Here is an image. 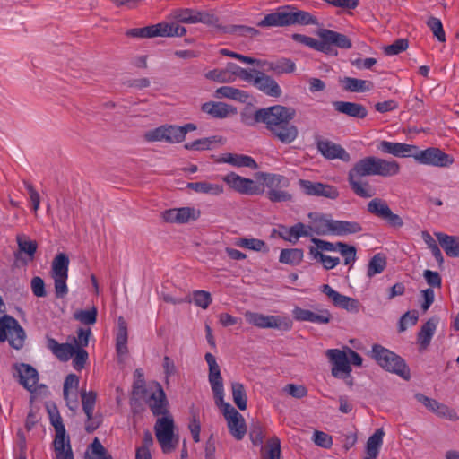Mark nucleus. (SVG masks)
<instances>
[{"label":"nucleus","mask_w":459,"mask_h":459,"mask_svg":"<svg viewBox=\"0 0 459 459\" xmlns=\"http://www.w3.org/2000/svg\"><path fill=\"white\" fill-rule=\"evenodd\" d=\"M356 172L365 176L394 177L400 172V165L394 160H385L376 156H368L355 164Z\"/></svg>","instance_id":"1"},{"label":"nucleus","mask_w":459,"mask_h":459,"mask_svg":"<svg viewBox=\"0 0 459 459\" xmlns=\"http://www.w3.org/2000/svg\"><path fill=\"white\" fill-rule=\"evenodd\" d=\"M371 353L372 358L382 368L405 380L410 379V369L400 356L379 344L373 345Z\"/></svg>","instance_id":"2"},{"label":"nucleus","mask_w":459,"mask_h":459,"mask_svg":"<svg viewBox=\"0 0 459 459\" xmlns=\"http://www.w3.org/2000/svg\"><path fill=\"white\" fill-rule=\"evenodd\" d=\"M296 110L293 108L275 105L256 110L254 114L255 123H264L268 131H273L277 126L286 120H293Z\"/></svg>","instance_id":"3"},{"label":"nucleus","mask_w":459,"mask_h":459,"mask_svg":"<svg viewBox=\"0 0 459 459\" xmlns=\"http://www.w3.org/2000/svg\"><path fill=\"white\" fill-rule=\"evenodd\" d=\"M25 340V332L18 321L11 316H4L0 318V342L8 341L14 349H21Z\"/></svg>","instance_id":"4"},{"label":"nucleus","mask_w":459,"mask_h":459,"mask_svg":"<svg viewBox=\"0 0 459 459\" xmlns=\"http://www.w3.org/2000/svg\"><path fill=\"white\" fill-rule=\"evenodd\" d=\"M69 258L60 253L53 259L51 266V276L54 279L55 293L56 298H64L68 293L66 281L68 278Z\"/></svg>","instance_id":"5"},{"label":"nucleus","mask_w":459,"mask_h":459,"mask_svg":"<svg viewBox=\"0 0 459 459\" xmlns=\"http://www.w3.org/2000/svg\"><path fill=\"white\" fill-rule=\"evenodd\" d=\"M245 318L248 324L259 328H274L282 331H290L292 328V321L287 316H265L247 311Z\"/></svg>","instance_id":"6"},{"label":"nucleus","mask_w":459,"mask_h":459,"mask_svg":"<svg viewBox=\"0 0 459 459\" xmlns=\"http://www.w3.org/2000/svg\"><path fill=\"white\" fill-rule=\"evenodd\" d=\"M319 39H323L324 54L337 56L334 48L350 49L352 47L351 40L344 34L328 29H319L316 31Z\"/></svg>","instance_id":"7"},{"label":"nucleus","mask_w":459,"mask_h":459,"mask_svg":"<svg viewBox=\"0 0 459 459\" xmlns=\"http://www.w3.org/2000/svg\"><path fill=\"white\" fill-rule=\"evenodd\" d=\"M156 438L164 453L172 451L176 445L174 439V420L172 416L165 415L156 420L154 426Z\"/></svg>","instance_id":"8"},{"label":"nucleus","mask_w":459,"mask_h":459,"mask_svg":"<svg viewBox=\"0 0 459 459\" xmlns=\"http://www.w3.org/2000/svg\"><path fill=\"white\" fill-rule=\"evenodd\" d=\"M222 408L223 415L227 420L230 433L237 439L241 440L247 433V427L243 416L229 403L224 402L218 405Z\"/></svg>","instance_id":"9"},{"label":"nucleus","mask_w":459,"mask_h":459,"mask_svg":"<svg viewBox=\"0 0 459 459\" xmlns=\"http://www.w3.org/2000/svg\"><path fill=\"white\" fill-rule=\"evenodd\" d=\"M204 359L208 365V380L214 395L215 403L220 405L224 398V386L221 368L216 361V358L212 353L207 352Z\"/></svg>","instance_id":"10"},{"label":"nucleus","mask_w":459,"mask_h":459,"mask_svg":"<svg viewBox=\"0 0 459 459\" xmlns=\"http://www.w3.org/2000/svg\"><path fill=\"white\" fill-rule=\"evenodd\" d=\"M414 159L420 164L436 167H447L454 162V158L438 148L429 147L426 150H419L414 153Z\"/></svg>","instance_id":"11"},{"label":"nucleus","mask_w":459,"mask_h":459,"mask_svg":"<svg viewBox=\"0 0 459 459\" xmlns=\"http://www.w3.org/2000/svg\"><path fill=\"white\" fill-rule=\"evenodd\" d=\"M222 179L231 189L242 195H253L264 191L263 185L234 172L227 174Z\"/></svg>","instance_id":"12"},{"label":"nucleus","mask_w":459,"mask_h":459,"mask_svg":"<svg viewBox=\"0 0 459 459\" xmlns=\"http://www.w3.org/2000/svg\"><path fill=\"white\" fill-rule=\"evenodd\" d=\"M326 357L333 365L331 373L334 377H342L344 374L351 372L349 357L346 349H329L325 352Z\"/></svg>","instance_id":"13"},{"label":"nucleus","mask_w":459,"mask_h":459,"mask_svg":"<svg viewBox=\"0 0 459 459\" xmlns=\"http://www.w3.org/2000/svg\"><path fill=\"white\" fill-rule=\"evenodd\" d=\"M415 399L438 417L451 421H456L459 420V416L456 411L449 408L445 403H439L438 401L429 398L420 393L415 394Z\"/></svg>","instance_id":"14"},{"label":"nucleus","mask_w":459,"mask_h":459,"mask_svg":"<svg viewBox=\"0 0 459 459\" xmlns=\"http://www.w3.org/2000/svg\"><path fill=\"white\" fill-rule=\"evenodd\" d=\"M97 394L93 391L82 393V403L83 411L87 417L85 429L87 432H93L101 423L100 415H93Z\"/></svg>","instance_id":"15"},{"label":"nucleus","mask_w":459,"mask_h":459,"mask_svg":"<svg viewBox=\"0 0 459 459\" xmlns=\"http://www.w3.org/2000/svg\"><path fill=\"white\" fill-rule=\"evenodd\" d=\"M292 316L295 320L299 322H310L320 325L328 324L332 319V315L328 309L321 308L316 311L295 307L292 310Z\"/></svg>","instance_id":"16"},{"label":"nucleus","mask_w":459,"mask_h":459,"mask_svg":"<svg viewBox=\"0 0 459 459\" xmlns=\"http://www.w3.org/2000/svg\"><path fill=\"white\" fill-rule=\"evenodd\" d=\"M321 291L333 301L335 307L352 313H357L359 309V302L357 299L337 292L328 284L322 285Z\"/></svg>","instance_id":"17"},{"label":"nucleus","mask_w":459,"mask_h":459,"mask_svg":"<svg viewBox=\"0 0 459 459\" xmlns=\"http://www.w3.org/2000/svg\"><path fill=\"white\" fill-rule=\"evenodd\" d=\"M299 184L302 191L308 195L322 196L329 199H336L338 197L337 189L332 186L306 179H300Z\"/></svg>","instance_id":"18"},{"label":"nucleus","mask_w":459,"mask_h":459,"mask_svg":"<svg viewBox=\"0 0 459 459\" xmlns=\"http://www.w3.org/2000/svg\"><path fill=\"white\" fill-rule=\"evenodd\" d=\"M366 177L365 174L356 172V166L349 171V183L352 191L360 198H370L375 195L374 187L368 182L364 181L362 178Z\"/></svg>","instance_id":"19"},{"label":"nucleus","mask_w":459,"mask_h":459,"mask_svg":"<svg viewBox=\"0 0 459 459\" xmlns=\"http://www.w3.org/2000/svg\"><path fill=\"white\" fill-rule=\"evenodd\" d=\"M318 152L328 160L340 159L343 161L350 160V154L340 144L328 140L318 139L316 141Z\"/></svg>","instance_id":"20"},{"label":"nucleus","mask_w":459,"mask_h":459,"mask_svg":"<svg viewBox=\"0 0 459 459\" xmlns=\"http://www.w3.org/2000/svg\"><path fill=\"white\" fill-rule=\"evenodd\" d=\"M255 74L254 86L255 88L270 97L278 98L281 95V89L273 77L261 71H255Z\"/></svg>","instance_id":"21"},{"label":"nucleus","mask_w":459,"mask_h":459,"mask_svg":"<svg viewBox=\"0 0 459 459\" xmlns=\"http://www.w3.org/2000/svg\"><path fill=\"white\" fill-rule=\"evenodd\" d=\"M291 121L286 120L273 128V131H269L271 136L284 144L293 143L298 138L299 129Z\"/></svg>","instance_id":"22"},{"label":"nucleus","mask_w":459,"mask_h":459,"mask_svg":"<svg viewBox=\"0 0 459 459\" xmlns=\"http://www.w3.org/2000/svg\"><path fill=\"white\" fill-rule=\"evenodd\" d=\"M377 149L384 153H389L395 157H413L417 146L403 143L382 141L379 143Z\"/></svg>","instance_id":"23"},{"label":"nucleus","mask_w":459,"mask_h":459,"mask_svg":"<svg viewBox=\"0 0 459 459\" xmlns=\"http://www.w3.org/2000/svg\"><path fill=\"white\" fill-rule=\"evenodd\" d=\"M146 398L148 405L154 415H169L168 401L163 389L159 384H157L155 391L151 392Z\"/></svg>","instance_id":"24"},{"label":"nucleus","mask_w":459,"mask_h":459,"mask_svg":"<svg viewBox=\"0 0 459 459\" xmlns=\"http://www.w3.org/2000/svg\"><path fill=\"white\" fill-rule=\"evenodd\" d=\"M19 383L27 390L33 392L38 382V371L29 364H19L15 366Z\"/></svg>","instance_id":"25"},{"label":"nucleus","mask_w":459,"mask_h":459,"mask_svg":"<svg viewBox=\"0 0 459 459\" xmlns=\"http://www.w3.org/2000/svg\"><path fill=\"white\" fill-rule=\"evenodd\" d=\"M201 109L212 118L218 119H223L237 114L236 108L220 101L205 102L202 105Z\"/></svg>","instance_id":"26"},{"label":"nucleus","mask_w":459,"mask_h":459,"mask_svg":"<svg viewBox=\"0 0 459 459\" xmlns=\"http://www.w3.org/2000/svg\"><path fill=\"white\" fill-rule=\"evenodd\" d=\"M368 211L385 220L392 227H401L403 220L392 212L385 203H368Z\"/></svg>","instance_id":"27"},{"label":"nucleus","mask_w":459,"mask_h":459,"mask_svg":"<svg viewBox=\"0 0 459 459\" xmlns=\"http://www.w3.org/2000/svg\"><path fill=\"white\" fill-rule=\"evenodd\" d=\"M334 109L348 117L363 119L368 116V110L362 104L350 101H333Z\"/></svg>","instance_id":"28"},{"label":"nucleus","mask_w":459,"mask_h":459,"mask_svg":"<svg viewBox=\"0 0 459 459\" xmlns=\"http://www.w3.org/2000/svg\"><path fill=\"white\" fill-rule=\"evenodd\" d=\"M287 13H288V24L295 25H316L318 24V21L316 17H314L310 13L297 10L292 5H287Z\"/></svg>","instance_id":"29"},{"label":"nucleus","mask_w":459,"mask_h":459,"mask_svg":"<svg viewBox=\"0 0 459 459\" xmlns=\"http://www.w3.org/2000/svg\"><path fill=\"white\" fill-rule=\"evenodd\" d=\"M257 25L259 27H283L289 26L287 5L280 8L277 12L269 13L261 20Z\"/></svg>","instance_id":"30"},{"label":"nucleus","mask_w":459,"mask_h":459,"mask_svg":"<svg viewBox=\"0 0 459 459\" xmlns=\"http://www.w3.org/2000/svg\"><path fill=\"white\" fill-rule=\"evenodd\" d=\"M220 161L238 168L244 167L254 169L258 168L256 161L252 157L244 154L226 153L221 158Z\"/></svg>","instance_id":"31"},{"label":"nucleus","mask_w":459,"mask_h":459,"mask_svg":"<svg viewBox=\"0 0 459 459\" xmlns=\"http://www.w3.org/2000/svg\"><path fill=\"white\" fill-rule=\"evenodd\" d=\"M48 348L62 361H67L75 352V346L71 343H58L55 339H48Z\"/></svg>","instance_id":"32"},{"label":"nucleus","mask_w":459,"mask_h":459,"mask_svg":"<svg viewBox=\"0 0 459 459\" xmlns=\"http://www.w3.org/2000/svg\"><path fill=\"white\" fill-rule=\"evenodd\" d=\"M435 236L448 256L459 257V238L442 232H436Z\"/></svg>","instance_id":"33"},{"label":"nucleus","mask_w":459,"mask_h":459,"mask_svg":"<svg viewBox=\"0 0 459 459\" xmlns=\"http://www.w3.org/2000/svg\"><path fill=\"white\" fill-rule=\"evenodd\" d=\"M54 446L56 459H74L69 440H65V432L56 433Z\"/></svg>","instance_id":"34"},{"label":"nucleus","mask_w":459,"mask_h":459,"mask_svg":"<svg viewBox=\"0 0 459 459\" xmlns=\"http://www.w3.org/2000/svg\"><path fill=\"white\" fill-rule=\"evenodd\" d=\"M127 324L126 320L120 316L117 319V332L116 337V348L117 352L119 355H126L128 352L127 350Z\"/></svg>","instance_id":"35"},{"label":"nucleus","mask_w":459,"mask_h":459,"mask_svg":"<svg viewBox=\"0 0 459 459\" xmlns=\"http://www.w3.org/2000/svg\"><path fill=\"white\" fill-rule=\"evenodd\" d=\"M332 234L344 236L348 234H355L361 231V226L356 221H335L331 223Z\"/></svg>","instance_id":"36"},{"label":"nucleus","mask_w":459,"mask_h":459,"mask_svg":"<svg viewBox=\"0 0 459 459\" xmlns=\"http://www.w3.org/2000/svg\"><path fill=\"white\" fill-rule=\"evenodd\" d=\"M437 325V318H429L422 326L418 333V342L422 348H426L435 333Z\"/></svg>","instance_id":"37"},{"label":"nucleus","mask_w":459,"mask_h":459,"mask_svg":"<svg viewBox=\"0 0 459 459\" xmlns=\"http://www.w3.org/2000/svg\"><path fill=\"white\" fill-rule=\"evenodd\" d=\"M385 431L383 429H377L367 441V456L366 458L376 459L377 457L379 448L383 443Z\"/></svg>","instance_id":"38"},{"label":"nucleus","mask_w":459,"mask_h":459,"mask_svg":"<svg viewBox=\"0 0 459 459\" xmlns=\"http://www.w3.org/2000/svg\"><path fill=\"white\" fill-rule=\"evenodd\" d=\"M160 37H182L186 33V29L178 22L158 23Z\"/></svg>","instance_id":"39"},{"label":"nucleus","mask_w":459,"mask_h":459,"mask_svg":"<svg viewBox=\"0 0 459 459\" xmlns=\"http://www.w3.org/2000/svg\"><path fill=\"white\" fill-rule=\"evenodd\" d=\"M218 98H227L240 102H246L248 100V94L239 89L231 86H221L216 90Z\"/></svg>","instance_id":"40"},{"label":"nucleus","mask_w":459,"mask_h":459,"mask_svg":"<svg viewBox=\"0 0 459 459\" xmlns=\"http://www.w3.org/2000/svg\"><path fill=\"white\" fill-rule=\"evenodd\" d=\"M342 82L344 83V89L351 92H365L373 88L371 82L352 77H345Z\"/></svg>","instance_id":"41"},{"label":"nucleus","mask_w":459,"mask_h":459,"mask_svg":"<svg viewBox=\"0 0 459 459\" xmlns=\"http://www.w3.org/2000/svg\"><path fill=\"white\" fill-rule=\"evenodd\" d=\"M264 66H266L268 71H273L276 74L291 73L295 69V64L288 58H281L275 62L263 61Z\"/></svg>","instance_id":"42"},{"label":"nucleus","mask_w":459,"mask_h":459,"mask_svg":"<svg viewBox=\"0 0 459 459\" xmlns=\"http://www.w3.org/2000/svg\"><path fill=\"white\" fill-rule=\"evenodd\" d=\"M304 253L300 248H286L282 249L279 257V261L282 264L298 265L303 260Z\"/></svg>","instance_id":"43"},{"label":"nucleus","mask_w":459,"mask_h":459,"mask_svg":"<svg viewBox=\"0 0 459 459\" xmlns=\"http://www.w3.org/2000/svg\"><path fill=\"white\" fill-rule=\"evenodd\" d=\"M187 187L197 192L218 195L223 191V186L218 184H212L206 181L188 183Z\"/></svg>","instance_id":"44"},{"label":"nucleus","mask_w":459,"mask_h":459,"mask_svg":"<svg viewBox=\"0 0 459 459\" xmlns=\"http://www.w3.org/2000/svg\"><path fill=\"white\" fill-rule=\"evenodd\" d=\"M196 11L191 8H178L171 12L170 18L173 21L182 23H195Z\"/></svg>","instance_id":"45"},{"label":"nucleus","mask_w":459,"mask_h":459,"mask_svg":"<svg viewBox=\"0 0 459 459\" xmlns=\"http://www.w3.org/2000/svg\"><path fill=\"white\" fill-rule=\"evenodd\" d=\"M232 399L237 407L245 411L247 409V394L244 385L238 382L231 383Z\"/></svg>","instance_id":"46"},{"label":"nucleus","mask_w":459,"mask_h":459,"mask_svg":"<svg viewBox=\"0 0 459 459\" xmlns=\"http://www.w3.org/2000/svg\"><path fill=\"white\" fill-rule=\"evenodd\" d=\"M218 143H221V138H219L218 136H211L197 139L191 143H187L184 145V148L186 150L204 151L210 150L212 148V145Z\"/></svg>","instance_id":"47"},{"label":"nucleus","mask_w":459,"mask_h":459,"mask_svg":"<svg viewBox=\"0 0 459 459\" xmlns=\"http://www.w3.org/2000/svg\"><path fill=\"white\" fill-rule=\"evenodd\" d=\"M85 459H112V457L96 437L87 450Z\"/></svg>","instance_id":"48"},{"label":"nucleus","mask_w":459,"mask_h":459,"mask_svg":"<svg viewBox=\"0 0 459 459\" xmlns=\"http://www.w3.org/2000/svg\"><path fill=\"white\" fill-rule=\"evenodd\" d=\"M126 35L134 38H153L160 37V30L157 23L143 28L131 29L127 30Z\"/></svg>","instance_id":"49"},{"label":"nucleus","mask_w":459,"mask_h":459,"mask_svg":"<svg viewBox=\"0 0 459 459\" xmlns=\"http://www.w3.org/2000/svg\"><path fill=\"white\" fill-rule=\"evenodd\" d=\"M386 266V259L381 254L375 255L369 261L368 265V276L369 278L382 273Z\"/></svg>","instance_id":"50"},{"label":"nucleus","mask_w":459,"mask_h":459,"mask_svg":"<svg viewBox=\"0 0 459 459\" xmlns=\"http://www.w3.org/2000/svg\"><path fill=\"white\" fill-rule=\"evenodd\" d=\"M16 240L18 244L19 252L26 254L29 256L30 260H32L37 251V242L28 239L24 236H17Z\"/></svg>","instance_id":"51"},{"label":"nucleus","mask_w":459,"mask_h":459,"mask_svg":"<svg viewBox=\"0 0 459 459\" xmlns=\"http://www.w3.org/2000/svg\"><path fill=\"white\" fill-rule=\"evenodd\" d=\"M309 253L313 256V258L318 259L326 270L333 269L340 264V259L338 257H332L324 255L322 252L318 251L314 247H311L309 248Z\"/></svg>","instance_id":"52"},{"label":"nucleus","mask_w":459,"mask_h":459,"mask_svg":"<svg viewBox=\"0 0 459 459\" xmlns=\"http://www.w3.org/2000/svg\"><path fill=\"white\" fill-rule=\"evenodd\" d=\"M226 33L236 34L243 37H250L254 38L259 35V30L253 27H248L246 25H230L229 27H225L222 29Z\"/></svg>","instance_id":"53"},{"label":"nucleus","mask_w":459,"mask_h":459,"mask_svg":"<svg viewBox=\"0 0 459 459\" xmlns=\"http://www.w3.org/2000/svg\"><path fill=\"white\" fill-rule=\"evenodd\" d=\"M281 441L277 437H271L266 446V451L262 459H280Z\"/></svg>","instance_id":"54"},{"label":"nucleus","mask_w":459,"mask_h":459,"mask_svg":"<svg viewBox=\"0 0 459 459\" xmlns=\"http://www.w3.org/2000/svg\"><path fill=\"white\" fill-rule=\"evenodd\" d=\"M165 126V142L169 143H178L184 141L183 130L180 126L164 125Z\"/></svg>","instance_id":"55"},{"label":"nucleus","mask_w":459,"mask_h":459,"mask_svg":"<svg viewBox=\"0 0 459 459\" xmlns=\"http://www.w3.org/2000/svg\"><path fill=\"white\" fill-rule=\"evenodd\" d=\"M97 308L92 307L87 310H78L74 312V318L84 325H93L97 320Z\"/></svg>","instance_id":"56"},{"label":"nucleus","mask_w":459,"mask_h":459,"mask_svg":"<svg viewBox=\"0 0 459 459\" xmlns=\"http://www.w3.org/2000/svg\"><path fill=\"white\" fill-rule=\"evenodd\" d=\"M257 178L262 179L269 187L282 186L287 182V179L282 176L264 172L258 173Z\"/></svg>","instance_id":"57"},{"label":"nucleus","mask_w":459,"mask_h":459,"mask_svg":"<svg viewBox=\"0 0 459 459\" xmlns=\"http://www.w3.org/2000/svg\"><path fill=\"white\" fill-rule=\"evenodd\" d=\"M179 224L187 223L195 221L200 216V211L193 207L178 208Z\"/></svg>","instance_id":"58"},{"label":"nucleus","mask_w":459,"mask_h":459,"mask_svg":"<svg viewBox=\"0 0 459 459\" xmlns=\"http://www.w3.org/2000/svg\"><path fill=\"white\" fill-rule=\"evenodd\" d=\"M236 244L240 247L254 251L267 250L264 241L257 238H240Z\"/></svg>","instance_id":"59"},{"label":"nucleus","mask_w":459,"mask_h":459,"mask_svg":"<svg viewBox=\"0 0 459 459\" xmlns=\"http://www.w3.org/2000/svg\"><path fill=\"white\" fill-rule=\"evenodd\" d=\"M427 25L431 30L433 35L437 39L438 41H446V34L443 30V25L438 18L430 17L427 22Z\"/></svg>","instance_id":"60"},{"label":"nucleus","mask_w":459,"mask_h":459,"mask_svg":"<svg viewBox=\"0 0 459 459\" xmlns=\"http://www.w3.org/2000/svg\"><path fill=\"white\" fill-rule=\"evenodd\" d=\"M333 220L320 217L313 222L314 231L316 235L332 234L331 223Z\"/></svg>","instance_id":"61"},{"label":"nucleus","mask_w":459,"mask_h":459,"mask_svg":"<svg viewBox=\"0 0 459 459\" xmlns=\"http://www.w3.org/2000/svg\"><path fill=\"white\" fill-rule=\"evenodd\" d=\"M408 40L405 39H396L393 44L384 47V52L386 56L398 55L408 48Z\"/></svg>","instance_id":"62"},{"label":"nucleus","mask_w":459,"mask_h":459,"mask_svg":"<svg viewBox=\"0 0 459 459\" xmlns=\"http://www.w3.org/2000/svg\"><path fill=\"white\" fill-rule=\"evenodd\" d=\"M337 251L344 257L345 264L353 263L356 259V249L352 246H349L342 242H337Z\"/></svg>","instance_id":"63"},{"label":"nucleus","mask_w":459,"mask_h":459,"mask_svg":"<svg viewBox=\"0 0 459 459\" xmlns=\"http://www.w3.org/2000/svg\"><path fill=\"white\" fill-rule=\"evenodd\" d=\"M283 392L296 399L303 398L307 394V388L302 385L288 384L283 387Z\"/></svg>","instance_id":"64"}]
</instances>
